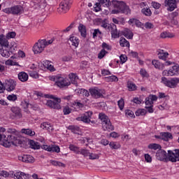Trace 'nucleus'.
Instances as JSON below:
<instances>
[{
  "label": "nucleus",
  "instance_id": "obj_24",
  "mask_svg": "<svg viewBox=\"0 0 179 179\" xmlns=\"http://www.w3.org/2000/svg\"><path fill=\"white\" fill-rule=\"evenodd\" d=\"M109 31H110L112 38H118L120 37V34L117 31V26L115 24H112Z\"/></svg>",
  "mask_w": 179,
  "mask_h": 179
},
{
  "label": "nucleus",
  "instance_id": "obj_4",
  "mask_svg": "<svg viewBox=\"0 0 179 179\" xmlns=\"http://www.w3.org/2000/svg\"><path fill=\"white\" fill-rule=\"evenodd\" d=\"M54 40L50 39L47 41L45 39H40L37 43H36L33 47V51L34 54H41L44 51V48L50 44H52Z\"/></svg>",
  "mask_w": 179,
  "mask_h": 179
},
{
  "label": "nucleus",
  "instance_id": "obj_41",
  "mask_svg": "<svg viewBox=\"0 0 179 179\" xmlns=\"http://www.w3.org/2000/svg\"><path fill=\"white\" fill-rule=\"evenodd\" d=\"M78 93H80V94H83L84 97H89V96H90V92L85 89H80L78 90Z\"/></svg>",
  "mask_w": 179,
  "mask_h": 179
},
{
  "label": "nucleus",
  "instance_id": "obj_30",
  "mask_svg": "<svg viewBox=\"0 0 179 179\" xmlns=\"http://www.w3.org/2000/svg\"><path fill=\"white\" fill-rule=\"evenodd\" d=\"M15 179H27L29 178V174H26L23 172H16L14 174Z\"/></svg>",
  "mask_w": 179,
  "mask_h": 179
},
{
  "label": "nucleus",
  "instance_id": "obj_14",
  "mask_svg": "<svg viewBox=\"0 0 179 179\" xmlns=\"http://www.w3.org/2000/svg\"><path fill=\"white\" fill-rule=\"evenodd\" d=\"M41 148L43 150H46L50 153H59V152H61V148L57 145H43Z\"/></svg>",
  "mask_w": 179,
  "mask_h": 179
},
{
  "label": "nucleus",
  "instance_id": "obj_5",
  "mask_svg": "<svg viewBox=\"0 0 179 179\" xmlns=\"http://www.w3.org/2000/svg\"><path fill=\"white\" fill-rule=\"evenodd\" d=\"M50 80H53V82L55 83L56 86L60 89H64V87L71 86V81L69 79L61 76H53L51 77Z\"/></svg>",
  "mask_w": 179,
  "mask_h": 179
},
{
  "label": "nucleus",
  "instance_id": "obj_64",
  "mask_svg": "<svg viewBox=\"0 0 179 179\" xmlns=\"http://www.w3.org/2000/svg\"><path fill=\"white\" fill-rule=\"evenodd\" d=\"M145 160L147 163H152V157L149 154L144 155Z\"/></svg>",
  "mask_w": 179,
  "mask_h": 179
},
{
  "label": "nucleus",
  "instance_id": "obj_58",
  "mask_svg": "<svg viewBox=\"0 0 179 179\" xmlns=\"http://www.w3.org/2000/svg\"><path fill=\"white\" fill-rule=\"evenodd\" d=\"M79 152V155H83V156H85V157L89 156L90 154L89 151L85 149H81Z\"/></svg>",
  "mask_w": 179,
  "mask_h": 179
},
{
  "label": "nucleus",
  "instance_id": "obj_20",
  "mask_svg": "<svg viewBox=\"0 0 179 179\" xmlns=\"http://www.w3.org/2000/svg\"><path fill=\"white\" fill-rule=\"evenodd\" d=\"M19 159L24 163H34V157L29 155H24L22 157H20Z\"/></svg>",
  "mask_w": 179,
  "mask_h": 179
},
{
  "label": "nucleus",
  "instance_id": "obj_60",
  "mask_svg": "<svg viewBox=\"0 0 179 179\" xmlns=\"http://www.w3.org/2000/svg\"><path fill=\"white\" fill-rule=\"evenodd\" d=\"M101 48L103 50H107L108 51H110L111 46L110 45L107 44L106 42H103L101 45Z\"/></svg>",
  "mask_w": 179,
  "mask_h": 179
},
{
  "label": "nucleus",
  "instance_id": "obj_15",
  "mask_svg": "<svg viewBox=\"0 0 179 179\" xmlns=\"http://www.w3.org/2000/svg\"><path fill=\"white\" fill-rule=\"evenodd\" d=\"M89 92L93 99H100V97H103V90L98 87L90 88Z\"/></svg>",
  "mask_w": 179,
  "mask_h": 179
},
{
  "label": "nucleus",
  "instance_id": "obj_33",
  "mask_svg": "<svg viewBox=\"0 0 179 179\" xmlns=\"http://www.w3.org/2000/svg\"><path fill=\"white\" fill-rule=\"evenodd\" d=\"M69 41H70L71 45H73L74 47H78L79 38H78L76 36L70 37Z\"/></svg>",
  "mask_w": 179,
  "mask_h": 179
},
{
  "label": "nucleus",
  "instance_id": "obj_51",
  "mask_svg": "<svg viewBox=\"0 0 179 179\" xmlns=\"http://www.w3.org/2000/svg\"><path fill=\"white\" fill-rule=\"evenodd\" d=\"M41 127L43 129H50V128L51 127V124L48 122H44L41 123Z\"/></svg>",
  "mask_w": 179,
  "mask_h": 179
},
{
  "label": "nucleus",
  "instance_id": "obj_50",
  "mask_svg": "<svg viewBox=\"0 0 179 179\" xmlns=\"http://www.w3.org/2000/svg\"><path fill=\"white\" fill-rule=\"evenodd\" d=\"M29 76H31V78H33L34 79H38L39 78L38 73L35 71H29Z\"/></svg>",
  "mask_w": 179,
  "mask_h": 179
},
{
  "label": "nucleus",
  "instance_id": "obj_6",
  "mask_svg": "<svg viewBox=\"0 0 179 179\" xmlns=\"http://www.w3.org/2000/svg\"><path fill=\"white\" fill-rule=\"evenodd\" d=\"M73 0H63L59 3V6L57 8V13L59 15H64L69 11L71 9V6H72V3Z\"/></svg>",
  "mask_w": 179,
  "mask_h": 179
},
{
  "label": "nucleus",
  "instance_id": "obj_27",
  "mask_svg": "<svg viewBox=\"0 0 179 179\" xmlns=\"http://www.w3.org/2000/svg\"><path fill=\"white\" fill-rule=\"evenodd\" d=\"M122 34L129 40H132V38H134V33H132L129 29H124L122 31Z\"/></svg>",
  "mask_w": 179,
  "mask_h": 179
},
{
  "label": "nucleus",
  "instance_id": "obj_16",
  "mask_svg": "<svg viewBox=\"0 0 179 179\" xmlns=\"http://www.w3.org/2000/svg\"><path fill=\"white\" fill-rule=\"evenodd\" d=\"M11 117L13 120H20L22 118V109L19 107H12L11 108Z\"/></svg>",
  "mask_w": 179,
  "mask_h": 179
},
{
  "label": "nucleus",
  "instance_id": "obj_12",
  "mask_svg": "<svg viewBox=\"0 0 179 179\" xmlns=\"http://www.w3.org/2000/svg\"><path fill=\"white\" fill-rule=\"evenodd\" d=\"M163 76H178L179 75V64H176L171 67L169 70H164L162 72Z\"/></svg>",
  "mask_w": 179,
  "mask_h": 179
},
{
  "label": "nucleus",
  "instance_id": "obj_40",
  "mask_svg": "<svg viewBox=\"0 0 179 179\" xmlns=\"http://www.w3.org/2000/svg\"><path fill=\"white\" fill-rule=\"evenodd\" d=\"M148 148L152 150H157V149H162V146L157 143H150L148 145Z\"/></svg>",
  "mask_w": 179,
  "mask_h": 179
},
{
  "label": "nucleus",
  "instance_id": "obj_1",
  "mask_svg": "<svg viewBox=\"0 0 179 179\" xmlns=\"http://www.w3.org/2000/svg\"><path fill=\"white\" fill-rule=\"evenodd\" d=\"M99 3H95V12H100L101 10V6L103 8H110V6H113L115 9L112 10V13L113 15H117V13H124V15H131V9L129 6H127V3L124 1H118L117 0H113L110 1V0H99Z\"/></svg>",
  "mask_w": 179,
  "mask_h": 179
},
{
  "label": "nucleus",
  "instance_id": "obj_10",
  "mask_svg": "<svg viewBox=\"0 0 179 179\" xmlns=\"http://www.w3.org/2000/svg\"><path fill=\"white\" fill-rule=\"evenodd\" d=\"M50 99H52L54 101H48L46 103L47 106L50 107V108H54V110H59V108H61V105H59V103H61V99L57 98L53 95H50Z\"/></svg>",
  "mask_w": 179,
  "mask_h": 179
},
{
  "label": "nucleus",
  "instance_id": "obj_52",
  "mask_svg": "<svg viewBox=\"0 0 179 179\" xmlns=\"http://www.w3.org/2000/svg\"><path fill=\"white\" fill-rule=\"evenodd\" d=\"M109 146L110 149H120V148H121V145H120V144H117V143L115 142H110L109 143Z\"/></svg>",
  "mask_w": 179,
  "mask_h": 179
},
{
  "label": "nucleus",
  "instance_id": "obj_32",
  "mask_svg": "<svg viewBox=\"0 0 179 179\" xmlns=\"http://www.w3.org/2000/svg\"><path fill=\"white\" fill-rule=\"evenodd\" d=\"M127 88L129 92H135L136 89H138V87H136V85L132 81H128L127 82Z\"/></svg>",
  "mask_w": 179,
  "mask_h": 179
},
{
  "label": "nucleus",
  "instance_id": "obj_36",
  "mask_svg": "<svg viewBox=\"0 0 179 179\" xmlns=\"http://www.w3.org/2000/svg\"><path fill=\"white\" fill-rule=\"evenodd\" d=\"M160 37L161 38H173V37H174V35L173 33L169 31H164L161 33Z\"/></svg>",
  "mask_w": 179,
  "mask_h": 179
},
{
  "label": "nucleus",
  "instance_id": "obj_31",
  "mask_svg": "<svg viewBox=\"0 0 179 179\" xmlns=\"http://www.w3.org/2000/svg\"><path fill=\"white\" fill-rule=\"evenodd\" d=\"M169 57V52H164V50H162L158 53V58L159 59H162V61H166Z\"/></svg>",
  "mask_w": 179,
  "mask_h": 179
},
{
  "label": "nucleus",
  "instance_id": "obj_62",
  "mask_svg": "<svg viewBox=\"0 0 179 179\" xmlns=\"http://www.w3.org/2000/svg\"><path fill=\"white\" fill-rule=\"evenodd\" d=\"M100 34H101L100 29H94V32L92 34L93 38H96V37H97V36H99Z\"/></svg>",
  "mask_w": 179,
  "mask_h": 179
},
{
  "label": "nucleus",
  "instance_id": "obj_59",
  "mask_svg": "<svg viewBox=\"0 0 179 179\" xmlns=\"http://www.w3.org/2000/svg\"><path fill=\"white\" fill-rule=\"evenodd\" d=\"M120 64H125L126 61L128 60V57L125 55H121L120 57Z\"/></svg>",
  "mask_w": 179,
  "mask_h": 179
},
{
  "label": "nucleus",
  "instance_id": "obj_34",
  "mask_svg": "<svg viewBox=\"0 0 179 179\" xmlns=\"http://www.w3.org/2000/svg\"><path fill=\"white\" fill-rule=\"evenodd\" d=\"M162 139L163 141H169V139H173V134L169 132H163L162 133Z\"/></svg>",
  "mask_w": 179,
  "mask_h": 179
},
{
  "label": "nucleus",
  "instance_id": "obj_29",
  "mask_svg": "<svg viewBox=\"0 0 179 179\" xmlns=\"http://www.w3.org/2000/svg\"><path fill=\"white\" fill-rule=\"evenodd\" d=\"M29 145L31 149H34V150H38V149L41 148L40 143L34 140H30L29 141Z\"/></svg>",
  "mask_w": 179,
  "mask_h": 179
},
{
  "label": "nucleus",
  "instance_id": "obj_9",
  "mask_svg": "<svg viewBox=\"0 0 179 179\" xmlns=\"http://www.w3.org/2000/svg\"><path fill=\"white\" fill-rule=\"evenodd\" d=\"M93 115V112L92 111H87L85 112L83 115L81 116H79L76 117V121H82V122H84L85 124H94V121H92V117Z\"/></svg>",
  "mask_w": 179,
  "mask_h": 179
},
{
  "label": "nucleus",
  "instance_id": "obj_3",
  "mask_svg": "<svg viewBox=\"0 0 179 179\" xmlns=\"http://www.w3.org/2000/svg\"><path fill=\"white\" fill-rule=\"evenodd\" d=\"M99 118L101 121L103 131H107L108 132L114 131V125H113V123H111V120L108 116L103 113H101L99 114Z\"/></svg>",
  "mask_w": 179,
  "mask_h": 179
},
{
  "label": "nucleus",
  "instance_id": "obj_54",
  "mask_svg": "<svg viewBox=\"0 0 179 179\" xmlns=\"http://www.w3.org/2000/svg\"><path fill=\"white\" fill-rule=\"evenodd\" d=\"M8 100H9V101H16L17 100V96H16V94H10L7 96Z\"/></svg>",
  "mask_w": 179,
  "mask_h": 179
},
{
  "label": "nucleus",
  "instance_id": "obj_11",
  "mask_svg": "<svg viewBox=\"0 0 179 179\" xmlns=\"http://www.w3.org/2000/svg\"><path fill=\"white\" fill-rule=\"evenodd\" d=\"M156 158L160 162H170L169 150L167 154V152L160 148L159 150L157 151Z\"/></svg>",
  "mask_w": 179,
  "mask_h": 179
},
{
  "label": "nucleus",
  "instance_id": "obj_23",
  "mask_svg": "<svg viewBox=\"0 0 179 179\" xmlns=\"http://www.w3.org/2000/svg\"><path fill=\"white\" fill-rule=\"evenodd\" d=\"M69 78L70 79V83H72V85H75L76 86L78 85V80H79L78 74L71 73L69 75Z\"/></svg>",
  "mask_w": 179,
  "mask_h": 179
},
{
  "label": "nucleus",
  "instance_id": "obj_8",
  "mask_svg": "<svg viewBox=\"0 0 179 179\" xmlns=\"http://www.w3.org/2000/svg\"><path fill=\"white\" fill-rule=\"evenodd\" d=\"M161 82L167 87H170L171 89H175V87H177V85H178L179 83V78H173L171 80H169L166 77H162Z\"/></svg>",
  "mask_w": 179,
  "mask_h": 179
},
{
  "label": "nucleus",
  "instance_id": "obj_21",
  "mask_svg": "<svg viewBox=\"0 0 179 179\" xmlns=\"http://www.w3.org/2000/svg\"><path fill=\"white\" fill-rule=\"evenodd\" d=\"M97 21L99 22L101 27H103V29H106V30H110L111 27H113V24H110L107 23V20L104 19H98Z\"/></svg>",
  "mask_w": 179,
  "mask_h": 179
},
{
  "label": "nucleus",
  "instance_id": "obj_43",
  "mask_svg": "<svg viewBox=\"0 0 179 179\" xmlns=\"http://www.w3.org/2000/svg\"><path fill=\"white\" fill-rule=\"evenodd\" d=\"M106 82H118V77L115 76H110L106 77Z\"/></svg>",
  "mask_w": 179,
  "mask_h": 179
},
{
  "label": "nucleus",
  "instance_id": "obj_53",
  "mask_svg": "<svg viewBox=\"0 0 179 179\" xmlns=\"http://www.w3.org/2000/svg\"><path fill=\"white\" fill-rule=\"evenodd\" d=\"M7 133L10 134V135H18L19 134V132H17V130H16V129H12V128L8 129Z\"/></svg>",
  "mask_w": 179,
  "mask_h": 179
},
{
  "label": "nucleus",
  "instance_id": "obj_49",
  "mask_svg": "<svg viewBox=\"0 0 179 179\" xmlns=\"http://www.w3.org/2000/svg\"><path fill=\"white\" fill-rule=\"evenodd\" d=\"M140 75L142 78H149V73H148V71L145 69H141Z\"/></svg>",
  "mask_w": 179,
  "mask_h": 179
},
{
  "label": "nucleus",
  "instance_id": "obj_46",
  "mask_svg": "<svg viewBox=\"0 0 179 179\" xmlns=\"http://www.w3.org/2000/svg\"><path fill=\"white\" fill-rule=\"evenodd\" d=\"M73 107H77V108H83L84 105L80 101L76 100L73 103Z\"/></svg>",
  "mask_w": 179,
  "mask_h": 179
},
{
  "label": "nucleus",
  "instance_id": "obj_57",
  "mask_svg": "<svg viewBox=\"0 0 179 179\" xmlns=\"http://www.w3.org/2000/svg\"><path fill=\"white\" fill-rule=\"evenodd\" d=\"M15 37H16V33L13 31L8 32L6 36V38L8 40L9 38H15Z\"/></svg>",
  "mask_w": 179,
  "mask_h": 179
},
{
  "label": "nucleus",
  "instance_id": "obj_42",
  "mask_svg": "<svg viewBox=\"0 0 179 179\" xmlns=\"http://www.w3.org/2000/svg\"><path fill=\"white\" fill-rule=\"evenodd\" d=\"M69 148L70 149V150H71L72 152H74V153H76V155H79V148L77 147L76 145H73V144H71L69 147Z\"/></svg>",
  "mask_w": 179,
  "mask_h": 179
},
{
  "label": "nucleus",
  "instance_id": "obj_63",
  "mask_svg": "<svg viewBox=\"0 0 179 179\" xmlns=\"http://www.w3.org/2000/svg\"><path fill=\"white\" fill-rule=\"evenodd\" d=\"M153 101L152 99H149V96L145 98V106H153Z\"/></svg>",
  "mask_w": 179,
  "mask_h": 179
},
{
  "label": "nucleus",
  "instance_id": "obj_39",
  "mask_svg": "<svg viewBox=\"0 0 179 179\" xmlns=\"http://www.w3.org/2000/svg\"><path fill=\"white\" fill-rule=\"evenodd\" d=\"M141 13L144 15V16H152V10L148 7L143 8L141 10Z\"/></svg>",
  "mask_w": 179,
  "mask_h": 179
},
{
  "label": "nucleus",
  "instance_id": "obj_61",
  "mask_svg": "<svg viewBox=\"0 0 179 179\" xmlns=\"http://www.w3.org/2000/svg\"><path fill=\"white\" fill-rule=\"evenodd\" d=\"M131 103H134V104H142V100L138 97H134L131 100Z\"/></svg>",
  "mask_w": 179,
  "mask_h": 179
},
{
  "label": "nucleus",
  "instance_id": "obj_26",
  "mask_svg": "<svg viewBox=\"0 0 179 179\" xmlns=\"http://www.w3.org/2000/svg\"><path fill=\"white\" fill-rule=\"evenodd\" d=\"M43 66L48 69L50 72H55V67L52 65V62L49 60L43 61Z\"/></svg>",
  "mask_w": 179,
  "mask_h": 179
},
{
  "label": "nucleus",
  "instance_id": "obj_28",
  "mask_svg": "<svg viewBox=\"0 0 179 179\" xmlns=\"http://www.w3.org/2000/svg\"><path fill=\"white\" fill-rule=\"evenodd\" d=\"M19 80L20 82H27L29 80V74L24 71H21L17 75Z\"/></svg>",
  "mask_w": 179,
  "mask_h": 179
},
{
  "label": "nucleus",
  "instance_id": "obj_22",
  "mask_svg": "<svg viewBox=\"0 0 179 179\" xmlns=\"http://www.w3.org/2000/svg\"><path fill=\"white\" fill-rule=\"evenodd\" d=\"M152 65H153L155 69H158L159 71H163L164 69V64L160 62L159 60H152Z\"/></svg>",
  "mask_w": 179,
  "mask_h": 179
},
{
  "label": "nucleus",
  "instance_id": "obj_48",
  "mask_svg": "<svg viewBox=\"0 0 179 179\" xmlns=\"http://www.w3.org/2000/svg\"><path fill=\"white\" fill-rule=\"evenodd\" d=\"M125 114L126 117H129V118H135V113H134V111L131 110H126Z\"/></svg>",
  "mask_w": 179,
  "mask_h": 179
},
{
  "label": "nucleus",
  "instance_id": "obj_56",
  "mask_svg": "<svg viewBox=\"0 0 179 179\" xmlns=\"http://www.w3.org/2000/svg\"><path fill=\"white\" fill-rule=\"evenodd\" d=\"M151 5L154 9H160L162 4L156 1H152Z\"/></svg>",
  "mask_w": 179,
  "mask_h": 179
},
{
  "label": "nucleus",
  "instance_id": "obj_17",
  "mask_svg": "<svg viewBox=\"0 0 179 179\" xmlns=\"http://www.w3.org/2000/svg\"><path fill=\"white\" fill-rule=\"evenodd\" d=\"M169 162L176 163L179 162V150H174V151L169 150Z\"/></svg>",
  "mask_w": 179,
  "mask_h": 179
},
{
  "label": "nucleus",
  "instance_id": "obj_37",
  "mask_svg": "<svg viewBox=\"0 0 179 179\" xmlns=\"http://www.w3.org/2000/svg\"><path fill=\"white\" fill-rule=\"evenodd\" d=\"M120 45L121 47L129 48V41H128L125 38L122 37L120 40Z\"/></svg>",
  "mask_w": 179,
  "mask_h": 179
},
{
  "label": "nucleus",
  "instance_id": "obj_25",
  "mask_svg": "<svg viewBox=\"0 0 179 179\" xmlns=\"http://www.w3.org/2000/svg\"><path fill=\"white\" fill-rule=\"evenodd\" d=\"M78 31L80 33V36L84 38H86V36H87V30L86 29V26L83 25V24H80L78 26Z\"/></svg>",
  "mask_w": 179,
  "mask_h": 179
},
{
  "label": "nucleus",
  "instance_id": "obj_19",
  "mask_svg": "<svg viewBox=\"0 0 179 179\" xmlns=\"http://www.w3.org/2000/svg\"><path fill=\"white\" fill-rule=\"evenodd\" d=\"M165 6H168V10L173 12L177 8V1L176 0H165Z\"/></svg>",
  "mask_w": 179,
  "mask_h": 179
},
{
  "label": "nucleus",
  "instance_id": "obj_44",
  "mask_svg": "<svg viewBox=\"0 0 179 179\" xmlns=\"http://www.w3.org/2000/svg\"><path fill=\"white\" fill-rule=\"evenodd\" d=\"M108 54V52H107L106 50L102 49L101 50V51L99 52V53L98 54V58L99 59H103V58H104V57H106V55Z\"/></svg>",
  "mask_w": 179,
  "mask_h": 179
},
{
  "label": "nucleus",
  "instance_id": "obj_35",
  "mask_svg": "<svg viewBox=\"0 0 179 179\" xmlns=\"http://www.w3.org/2000/svg\"><path fill=\"white\" fill-rule=\"evenodd\" d=\"M22 134H25V135H29V136H34L36 135V132L31 129H22L21 130Z\"/></svg>",
  "mask_w": 179,
  "mask_h": 179
},
{
  "label": "nucleus",
  "instance_id": "obj_45",
  "mask_svg": "<svg viewBox=\"0 0 179 179\" xmlns=\"http://www.w3.org/2000/svg\"><path fill=\"white\" fill-rule=\"evenodd\" d=\"M117 106L121 111L124 110V106H125V102L124 101V99L121 98L117 101Z\"/></svg>",
  "mask_w": 179,
  "mask_h": 179
},
{
  "label": "nucleus",
  "instance_id": "obj_18",
  "mask_svg": "<svg viewBox=\"0 0 179 179\" xmlns=\"http://www.w3.org/2000/svg\"><path fill=\"white\" fill-rule=\"evenodd\" d=\"M12 15H15L16 16H19L22 15L24 12V8L21 5H16L12 6Z\"/></svg>",
  "mask_w": 179,
  "mask_h": 179
},
{
  "label": "nucleus",
  "instance_id": "obj_55",
  "mask_svg": "<svg viewBox=\"0 0 179 179\" xmlns=\"http://www.w3.org/2000/svg\"><path fill=\"white\" fill-rule=\"evenodd\" d=\"M88 157L90 160H96V159H99V155L90 152Z\"/></svg>",
  "mask_w": 179,
  "mask_h": 179
},
{
  "label": "nucleus",
  "instance_id": "obj_2",
  "mask_svg": "<svg viewBox=\"0 0 179 179\" xmlns=\"http://www.w3.org/2000/svg\"><path fill=\"white\" fill-rule=\"evenodd\" d=\"M0 53L2 57L5 58H9L16 48H17V45L15 43L11 44V47L9 48V42L8 39L3 37V35L0 36Z\"/></svg>",
  "mask_w": 179,
  "mask_h": 179
},
{
  "label": "nucleus",
  "instance_id": "obj_13",
  "mask_svg": "<svg viewBox=\"0 0 179 179\" xmlns=\"http://www.w3.org/2000/svg\"><path fill=\"white\" fill-rule=\"evenodd\" d=\"M3 85L4 88L6 90H7V92H13V90L16 89L17 83L16 80L9 78L5 80Z\"/></svg>",
  "mask_w": 179,
  "mask_h": 179
},
{
  "label": "nucleus",
  "instance_id": "obj_47",
  "mask_svg": "<svg viewBox=\"0 0 179 179\" xmlns=\"http://www.w3.org/2000/svg\"><path fill=\"white\" fill-rule=\"evenodd\" d=\"M63 113L64 115H69V114L72 113V108H71L69 106H65L63 108Z\"/></svg>",
  "mask_w": 179,
  "mask_h": 179
},
{
  "label": "nucleus",
  "instance_id": "obj_38",
  "mask_svg": "<svg viewBox=\"0 0 179 179\" xmlns=\"http://www.w3.org/2000/svg\"><path fill=\"white\" fill-rule=\"evenodd\" d=\"M135 114L136 117H141V115H146V114H148V110L144 108H140L135 112Z\"/></svg>",
  "mask_w": 179,
  "mask_h": 179
},
{
  "label": "nucleus",
  "instance_id": "obj_7",
  "mask_svg": "<svg viewBox=\"0 0 179 179\" xmlns=\"http://www.w3.org/2000/svg\"><path fill=\"white\" fill-rule=\"evenodd\" d=\"M19 143V137L15 134H8L4 138L3 146L10 148V145H17Z\"/></svg>",
  "mask_w": 179,
  "mask_h": 179
}]
</instances>
